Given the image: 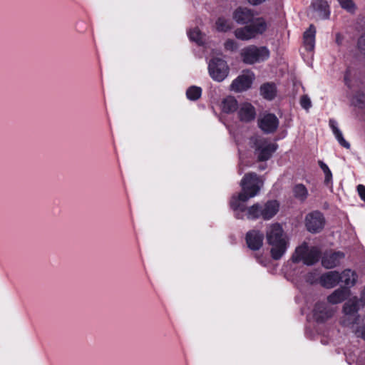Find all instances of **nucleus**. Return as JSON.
<instances>
[{
  "label": "nucleus",
  "instance_id": "f257e3e1",
  "mask_svg": "<svg viewBox=\"0 0 365 365\" xmlns=\"http://www.w3.org/2000/svg\"><path fill=\"white\" fill-rule=\"evenodd\" d=\"M240 186L242 191L232 195L230 200V207L237 219H243L246 212L248 220L262 218L269 220L279 212V203L276 200H269L263 204L257 202L248 207L246 206L245 202L257 195L263 186V181L257 173H246L241 180Z\"/></svg>",
  "mask_w": 365,
  "mask_h": 365
},
{
  "label": "nucleus",
  "instance_id": "f03ea898",
  "mask_svg": "<svg viewBox=\"0 0 365 365\" xmlns=\"http://www.w3.org/2000/svg\"><path fill=\"white\" fill-rule=\"evenodd\" d=\"M267 243L272 247L270 255L274 260H279L287 250L288 242L284 236V230L279 223L273 224L267 231Z\"/></svg>",
  "mask_w": 365,
  "mask_h": 365
},
{
  "label": "nucleus",
  "instance_id": "7ed1b4c3",
  "mask_svg": "<svg viewBox=\"0 0 365 365\" xmlns=\"http://www.w3.org/2000/svg\"><path fill=\"white\" fill-rule=\"evenodd\" d=\"M252 148L258 162L269 160L278 148V145L272 143L268 138L257 135L250 138Z\"/></svg>",
  "mask_w": 365,
  "mask_h": 365
},
{
  "label": "nucleus",
  "instance_id": "20e7f679",
  "mask_svg": "<svg viewBox=\"0 0 365 365\" xmlns=\"http://www.w3.org/2000/svg\"><path fill=\"white\" fill-rule=\"evenodd\" d=\"M240 55L245 63L252 65L267 60L270 56V51L267 46L250 45L242 48Z\"/></svg>",
  "mask_w": 365,
  "mask_h": 365
},
{
  "label": "nucleus",
  "instance_id": "39448f33",
  "mask_svg": "<svg viewBox=\"0 0 365 365\" xmlns=\"http://www.w3.org/2000/svg\"><path fill=\"white\" fill-rule=\"evenodd\" d=\"M326 219L324 214L319 210L307 213L304 218V227L312 234L321 232L325 226Z\"/></svg>",
  "mask_w": 365,
  "mask_h": 365
},
{
  "label": "nucleus",
  "instance_id": "423d86ee",
  "mask_svg": "<svg viewBox=\"0 0 365 365\" xmlns=\"http://www.w3.org/2000/svg\"><path fill=\"white\" fill-rule=\"evenodd\" d=\"M227 62L220 58H213L208 63V72L210 77L215 81H222L229 73Z\"/></svg>",
  "mask_w": 365,
  "mask_h": 365
},
{
  "label": "nucleus",
  "instance_id": "0eeeda50",
  "mask_svg": "<svg viewBox=\"0 0 365 365\" xmlns=\"http://www.w3.org/2000/svg\"><path fill=\"white\" fill-rule=\"evenodd\" d=\"M279 123V120L274 113L264 114L257 120L259 128L266 134L274 133L277 130Z\"/></svg>",
  "mask_w": 365,
  "mask_h": 365
},
{
  "label": "nucleus",
  "instance_id": "6e6552de",
  "mask_svg": "<svg viewBox=\"0 0 365 365\" xmlns=\"http://www.w3.org/2000/svg\"><path fill=\"white\" fill-rule=\"evenodd\" d=\"M245 240L249 249L257 251L263 245L264 235L259 230H252L247 232Z\"/></svg>",
  "mask_w": 365,
  "mask_h": 365
},
{
  "label": "nucleus",
  "instance_id": "1a4fd4ad",
  "mask_svg": "<svg viewBox=\"0 0 365 365\" xmlns=\"http://www.w3.org/2000/svg\"><path fill=\"white\" fill-rule=\"evenodd\" d=\"M340 282L339 272L338 271H329L321 274L318 283L324 288L331 289Z\"/></svg>",
  "mask_w": 365,
  "mask_h": 365
},
{
  "label": "nucleus",
  "instance_id": "9d476101",
  "mask_svg": "<svg viewBox=\"0 0 365 365\" xmlns=\"http://www.w3.org/2000/svg\"><path fill=\"white\" fill-rule=\"evenodd\" d=\"M233 19L239 24H248L254 19L253 11L247 7L239 6L232 14Z\"/></svg>",
  "mask_w": 365,
  "mask_h": 365
},
{
  "label": "nucleus",
  "instance_id": "9b49d317",
  "mask_svg": "<svg viewBox=\"0 0 365 365\" xmlns=\"http://www.w3.org/2000/svg\"><path fill=\"white\" fill-rule=\"evenodd\" d=\"M237 115L241 122L250 123L255 119L256 110L250 103H244L238 108Z\"/></svg>",
  "mask_w": 365,
  "mask_h": 365
},
{
  "label": "nucleus",
  "instance_id": "f8f14e48",
  "mask_svg": "<svg viewBox=\"0 0 365 365\" xmlns=\"http://www.w3.org/2000/svg\"><path fill=\"white\" fill-rule=\"evenodd\" d=\"M252 84V78L247 75H240L231 83L230 89L235 92H242L249 89Z\"/></svg>",
  "mask_w": 365,
  "mask_h": 365
},
{
  "label": "nucleus",
  "instance_id": "ddd939ff",
  "mask_svg": "<svg viewBox=\"0 0 365 365\" xmlns=\"http://www.w3.org/2000/svg\"><path fill=\"white\" fill-rule=\"evenodd\" d=\"M342 252H334L324 255L322 258V264L326 269H332L339 265L340 260L344 257Z\"/></svg>",
  "mask_w": 365,
  "mask_h": 365
},
{
  "label": "nucleus",
  "instance_id": "4468645a",
  "mask_svg": "<svg viewBox=\"0 0 365 365\" xmlns=\"http://www.w3.org/2000/svg\"><path fill=\"white\" fill-rule=\"evenodd\" d=\"M350 290L347 287H341L334 290L327 297V301L331 304H336L344 302L349 295Z\"/></svg>",
  "mask_w": 365,
  "mask_h": 365
},
{
  "label": "nucleus",
  "instance_id": "2eb2a0df",
  "mask_svg": "<svg viewBox=\"0 0 365 365\" xmlns=\"http://www.w3.org/2000/svg\"><path fill=\"white\" fill-rule=\"evenodd\" d=\"M315 35L316 28L313 24H311L303 34V43L306 51H314L315 46Z\"/></svg>",
  "mask_w": 365,
  "mask_h": 365
},
{
  "label": "nucleus",
  "instance_id": "dca6fc26",
  "mask_svg": "<svg viewBox=\"0 0 365 365\" xmlns=\"http://www.w3.org/2000/svg\"><path fill=\"white\" fill-rule=\"evenodd\" d=\"M247 26L251 30L253 38H255L257 35L262 34L267 29V23L262 17L253 19L252 22L247 24Z\"/></svg>",
  "mask_w": 365,
  "mask_h": 365
},
{
  "label": "nucleus",
  "instance_id": "f3484780",
  "mask_svg": "<svg viewBox=\"0 0 365 365\" xmlns=\"http://www.w3.org/2000/svg\"><path fill=\"white\" fill-rule=\"evenodd\" d=\"M312 6L322 19H327L329 18V6L326 0H313Z\"/></svg>",
  "mask_w": 365,
  "mask_h": 365
},
{
  "label": "nucleus",
  "instance_id": "a211bd4d",
  "mask_svg": "<svg viewBox=\"0 0 365 365\" xmlns=\"http://www.w3.org/2000/svg\"><path fill=\"white\" fill-rule=\"evenodd\" d=\"M222 110L223 113L230 114L235 112L238 108V102L233 96H229L222 101Z\"/></svg>",
  "mask_w": 365,
  "mask_h": 365
},
{
  "label": "nucleus",
  "instance_id": "6ab92c4d",
  "mask_svg": "<svg viewBox=\"0 0 365 365\" xmlns=\"http://www.w3.org/2000/svg\"><path fill=\"white\" fill-rule=\"evenodd\" d=\"M313 315L315 320L319 323H323L331 317L330 312L327 310L326 307L319 304H315Z\"/></svg>",
  "mask_w": 365,
  "mask_h": 365
},
{
  "label": "nucleus",
  "instance_id": "aec40b11",
  "mask_svg": "<svg viewBox=\"0 0 365 365\" xmlns=\"http://www.w3.org/2000/svg\"><path fill=\"white\" fill-rule=\"evenodd\" d=\"M340 282H344L348 287L354 286L357 279V275L354 271L346 269L339 273Z\"/></svg>",
  "mask_w": 365,
  "mask_h": 365
},
{
  "label": "nucleus",
  "instance_id": "412c9836",
  "mask_svg": "<svg viewBox=\"0 0 365 365\" xmlns=\"http://www.w3.org/2000/svg\"><path fill=\"white\" fill-rule=\"evenodd\" d=\"M276 93V86L273 83H265L260 86V94L267 100H273Z\"/></svg>",
  "mask_w": 365,
  "mask_h": 365
},
{
  "label": "nucleus",
  "instance_id": "4be33fe9",
  "mask_svg": "<svg viewBox=\"0 0 365 365\" xmlns=\"http://www.w3.org/2000/svg\"><path fill=\"white\" fill-rule=\"evenodd\" d=\"M305 255L303 263L306 265L311 266L319 262L321 257V252L316 247H312L310 250H308Z\"/></svg>",
  "mask_w": 365,
  "mask_h": 365
},
{
  "label": "nucleus",
  "instance_id": "5701e85b",
  "mask_svg": "<svg viewBox=\"0 0 365 365\" xmlns=\"http://www.w3.org/2000/svg\"><path fill=\"white\" fill-rule=\"evenodd\" d=\"M308 250L309 247L306 242H304L301 245L298 246L295 249L294 253L292 256V261L296 264L300 262L301 261L303 262Z\"/></svg>",
  "mask_w": 365,
  "mask_h": 365
},
{
  "label": "nucleus",
  "instance_id": "b1692460",
  "mask_svg": "<svg viewBox=\"0 0 365 365\" xmlns=\"http://www.w3.org/2000/svg\"><path fill=\"white\" fill-rule=\"evenodd\" d=\"M233 27L232 22L225 17H219L215 21L216 30L219 32H227L230 31Z\"/></svg>",
  "mask_w": 365,
  "mask_h": 365
},
{
  "label": "nucleus",
  "instance_id": "393cba45",
  "mask_svg": "<svg viewBox=\"0 0 365 365\" xmlns=\"http://www.w3.org/2000/svg\"><path fill=\"white\" fill-rule=\"evenodd\" d=\"M329 125L336 138L339 143L344 148L349 149L350 148V144L348 143L343 137L342 133L341 130L337 128V126L335 125V122L333 120H329Z\"/></svg>",
  "mask_w": 365,
  "mask_h": 365
},
{
  "label": "nucleus",
  "instance_id": "a878e982",
  "mask_svg": "<svg viewBox=\"0 0 365 365\" xmlns=\"http://www.w3.org/2000/svg\"><path fill=\"white\" fill-rule=\"evenodd\" d=\"M329 125L336 138L339 143L344 148L349 149L350 148V144L348 143L343 137L342 133L341 130L337 128V126L335 125V122L333 120H329Z\"/></svg>",
  "mask_w": 365,
  "mask_h": 365
},
{
  "label": "nucleus",
  "instance_id": "bb28decb",
  "mask_svg": "<svg viewBox=\"0 0 365 365\" xmlns=\"http://www.w3.org/2000/svg\"><path fill=\"white\" fill-rule=\"evenodd\" d=\"M245 25L246 26L244 27L237 28L234 31L235 37L239 40L248 41L253 38L250 29L248 27L247 24Z\"/></svg>",
  "mask_w": 365,
  "mask_h": 365
},
{
  "label": "nucleus",
  "instance_id": "cd10ccee",
  "mask_svg": "<svg viewBox=\"0 0 365 365\" xmlns=\"http://www.w3.org/2000/svg\"><path fill=\"white\" fill-rule=\"evenodd\" d=\"M292 191L294 197L302 202H304L307 198L308 190L305 185L302 183L295 185Z\"/></svg>",
  "mask_w": 365,
  "mask_h": 365
},
{
  "label": "nucleus",
  "instance_id": "c85d7f7f",
  "mask_svg": "<svg viewBox=\"0 0 365 365\" xmlns=\"http://www.w3.org/2000/svg\"><path fill=\"white\" fill-rule=\"evenodd\" d=\"M202 89L197 86H191L186 91V97L191 101H196L202 96Z\"/></svg>",
  "mask_w": 365,
  "mask_h": 365
},
{
  "label": "nucleus",
  "instance_id": "c756f323",
  "mask_svg": "<svg viewBox=\"0 0 365 365\" xmlns=\"http://www.w3.org/2000/svg\"><path fill=\"white\" fill-rule=\"evenodd\" d=\"M359 309L357 300L349 301L343 307V312L345 314L351 315L357 313Z\"/></svg>",
  "mask_w": 365,
  "mask_h": 365
},
{
  "label": "nucleus",
  "instance_id": "7c9ffc66",
  "mask_svg": "<svg viewBox=\"0 0 365 365\" xmlns=\"http://www.w3.org/2000/svg\"><path fill=\"white\" fill-rule=\"evenodd\" d=\"M188 36L190 41L197 43L198 45L202 44V36L200 30L195 27L188 31Z\"/></svg>",
  "mask_w": 365,
  "mask_h": 365
},
{
  "label": "nucleus",
  "instance_id": "2f4dec72",
  "mask_svg": "<svg viewBox=\"0 0 365 365\" xmlns=\"http://www.w3.org/2000/svg\"><path fill=\"white\" fill-rule=\"evenodd\" d=\"M318 163L325 175V182L328 183L332 179V173L330 169L329 168L328 165L323 161L319 160Z\"/></svg>",
  "mask_w": 365,
  "mask_h": 365
},
{
  "label": "nucleus",
  "instance_id": "473e14b6",
  "mask_svg": "<svg viewBox=\"0 0 365 365\" xmlns=\"http://www.w3.org/2000/svg\"><path fill=\"white\" fill-rule=\"evenodd\" d=\"M339 3L341 8L349 12H354L356 9L355 4L352 0H340Z\"/></svg>",
  "mask_w": 365,
  "mask_h": 365
},
{
  "label": "nucleus",
  "instance_id": "72a5a7b5",
  "mask_svg": "<svg viewBox=\"0 0 365 365\" xmlns=\"http://www.w3.org/2000/svg\"><path fill=\"white\" fill-rule=\"evenodd\" d=\"M300 105L305 110H309L312 107L310 98L307 95H303L300 98Z\"/></svg>",
  "mask_w": 365,
  "mask_h": 365
},
{
  "label": "nucleus",
  "instance_id": "f704fd0d",
  "mask_svg": "<svg viewBox=\"0 0 365 365\" xmlns=\"http://www.w3.org/2000/svg\"><path fill=\"white\" fill-rule=\"evenodd\" d=\"M224 46L225 50L227 51H235L237 49V43L232 39H227L225 41L224 43Z\"/></svg>",
  "mask_w": 365,
  "mask_h": 365
},
{
  "label": "nucleus",
  "instance_id": "c9c22d12",
  "mask_svg": "<svg viewBox=\"0 0 365 365\" xmlns=\"http://www.w3.org/2000/svg\"><path fill=\"white\" fill-rule=\"evenodd\" d=\"M357 46L359 50L365 54V34L361 35L357 41Z\"/></svg>",
  "mask_w": 365,
  "mask_h": 365
},
{
  "label": "nucleus",
  "instance_id": "e433bc0d",
  "mask_svg": "<svg viewBox=\"0 0 365 365\" xmlns=\"http://www.w3.org/2000/svg\"><path fill=\"white\" fill-rule=\"evenodd\" d=\"M344 83L345 85L351 88V71L348 68L346 70L345 73H344Z\"/></svg>",
  "mask_w": 365,
  "mask_h": 365
},
{
  "label": "nucleus",
  "instance_id": "4c0bfd02",
  "mask_svg": "<svg viewBox=\"0 0 365 365\" xmlns=\"http://www.w3.org/2000/svg\"><path fill=\"white\" fill-rule=\"evenodd\" d=\"M318 281H319V279H316L315 273L309 272L307 274V275L306 277L307 282H308L311 284H314L318 283Z\"/></svg>",
  "mask_w": 365,
  "mask_h": 365
},
{
  "label": "nucleus",
  "instance_id": "58836bf2",
  "mask_svg": "<svg viewBox=\"0 0 365 365\" xmlns=\"http://www.w3.org/2000/svg\"><path fill=\"white\" fill-rule=\"evenodd\" d=\"M356 190L361 200L365 202V186L360 184L356 187Z\"/></svg>",
  "mask_w": 365,
  "mask_h": 365
},
{
  "label": "nucleus",
  "instance_id": "ea45409f",
  "mask_svg": "<svg viewBox=\"0 0 365 365\" xmlns=\"http://www.w3.org/2000/svg\"><path fill=\"white\" fill-rule=\"evenodd\" d=\"M354 98L359 104H364L365 102V95L363 93H357Z\"/></svg>",
  "mask_w": 365,
  "mask_h": 365
},
{
  "label": "nucleus",
  "instance_id": "a19ab883",
  "mask_svg": "<svg viewBox=\"0 0 365 365\" xmlns=\"http://www.w3.org/2000/svg\"><path fill=\"white\" fill-rule=\"evenodd\" d=\"M267 0H247L252 6H256L264 3Z\"/></svg>",
  "mask_w": 365,
  "mask_h": 365
},
{
  "label": "nucleus",
  "instance_id": "79ce46f5",
  "mask_svg": "<svg viewBox=\"0 0 365 365\" xmlns=\"http://www.w3.org/2000/svg\"><path fill=\"white\" fill-rule=\"evenodd\" d=\"M357 332L359 336L365 340V323L358 329Z\"/></svg>",
  "mask_w": 365,
  "mask_h": 365
},
{
  "label": "nucleus",
  "instance_id": "37998d69",
  "mask_svg": "<svg viewBox=\"0 0 365 365\" xmlns=\"http://www.w3.org/2000/svg\"><path fill=\"white\" fill-rule=\"evenodd\" d=\"M360 301L365 304V287L361 292Z\"/></svg>",
  "mask_w": 365,
  "mask_h": 365
},
{
  "label": "nucleus",
  "instance_id": "c03bdc74",
  "mask_svg": "<svg viewBox=\"0 0 365 365\" xmlns=\"http://www.w3.org/2000/svg\"><path fill=\"white\" fill-rule=\"evenodd\" d=\"M342 41V36L340 34H337L336 36V42L338 45H340Z\"/></svg>",
  "mask_w": 365,
  "mask_h": 365
}]
</instances>
